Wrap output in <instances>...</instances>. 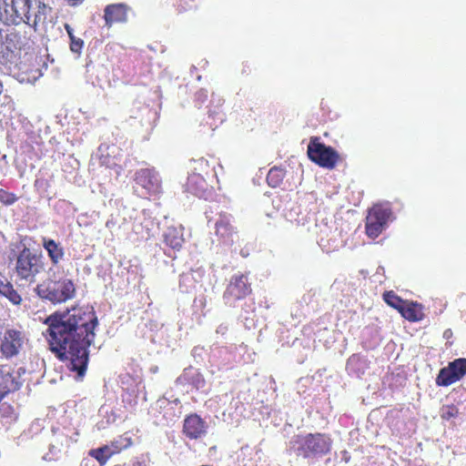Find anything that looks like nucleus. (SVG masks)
Returning <instances> with one entry per match:
<instances>
[{
  "mask_svg": "<svg viewBox=\"0 0 466 466\" xmlns=\"http://www.w3.org/2000/svg\"><path fill=\"white\" fill-rule=\"evenodd\" d=\"M50 350L66 363L75 379H82L86 371L89 353L97 326L93 309L75 307L50 315L45 321Z\"/></svg>",
  "mask_w": 466,
  "mask_h": 466,
  "instance_id": "f257e3e1",
  "label": "nucleus"
},
{
  "mask_svg": "<svg viewBox=\"0 0 466 466\" xmlns=\"http://www.w3.org/2000/svg\"><path fill=\"white\" fill-rule=\"evenodd\" d=\"M196 102L198 106H201L208 97V92L207 90H199L196 93Z\"/></svg>",
  "mask_w": 466,
  "mask_h": 466,
  "instance_id": "473e14b6",
  "label": "nucleus"
},
{
  "mask_svg": "<svg viewBox=\"0 0 466 466\" xmlns=\"http://www.w3.org/2000/svg\"><path fill=\"white\" fill-rule=\"evenodd\" d=\"M17 200L15 194L10 193L5 189H0V202L5 205H12Z\"/></svg>",
  "mask_w": 466,
  "mask_h": 466,
  "instance_id": "7c9ffc66",
  "label": "nucleus"
},
{
  "mask_svg": "<svg viewBox=\"0 0 466 466\" xmlns=\"http://www.w3.org/2000/svg\"><path fill=\"white\" fill-rule=\"evenodd\" d=\"M38 0H0V20L5 25H31V11Z\"/></svg>",
  "mask_w": 466,
  "mask_h": 466,
  "instance_id": "7ed1b4c3",
  "label": "nucleus"
},
{
  "mask_svg": "<svg viewBox=\"0 0 466 466\" xmlns=\"http://www.w3.org/2000/svg\"><path fill=\"white\" fill-rule=\"evenodd\" d=\"M69 440L65 435L57 436L50 444V452L53 455L59 453L64 446H67Z\"/></svg>",
  "mask_w": 466,
  "mask_h": 466,
  "instance_id": "c85d7f7f",
  "label": "nucleus"
},
{
  "mask_svg": "<svg viewBox=\"0 0 466 466\" xmlns=\"http://www.w3.org/2000/svg\"><path fill=\"white\" fill-rule=\"evenodd\" d=\"M218 119L220 120V122H222L224 120L223 116H220Z\"/></svg>",
  "mask_w": 466,
  "mask_h": 466,
  "instance_id": "de8ad7c7",
  "label": "nucleus"
},
{
  "mask_svg": "<svg viewBox=\"0 0 466 466\" xmlns=\"http://www.w3.org/2000/svg\"><path fill=\"white\" fill-rule=\"evenodd\" d=\"M227 330H228V327L221 324L218 327L217 333L225 334Z\"/></svg>",
  "mask_w": 466,
  "mask_h": 466,
  "instance_id": "4c0bfd02",
  "label": "nucleus"
},
{
  "mask_svg": "<svg viewBox=\"0 0 466 466\" xmlns=\"http://www.w3.org/2000/svg\"><path fill=\"white\" fill-rule=\"evenodd\" d=\"M0 294L7 298L14 305H19L22 301L21 296L7 280L2 287Z\"/></svg>",
  "mask_w": 466,
  "mask_h": 466,
  "instance_id": "5701e85b",
  "label": "nucleus"
},
{
  "mask_svg": "<svg viewBox=\"0 0 466 466\" xmlns=\"http://www.w3.org/2000/svg\"><path fill=\"white\" fill-rule=\"evenodd\" d=\"M65 28H66V33H67V35H68L70 39L72 38V36H75L74 35V30H73V28L68 24L65 25Z\"/></svg>",
  "mask_w": 466,
  "mask_h": 466,
  "instance_id": "e433bc0d",
  "label": "nucleus"
},
{
  "mask_svg": "<svg viewBox=\"0 0 466 466\" xmlns=\"http://www.w3.org/2000/svg\"><path fill=\"white\" fill-rule=\"evenodd\" d=\"M3 398H4L3 393H0V401L2 400Z\"/></svg>",
  "mask_w": 466,
  "mask_h": 466,
  "instance_id": "09e8293b",
  "label": "nucleus"
},
{
  "mask_svg": "<svg viewBox=\"0 0 466 466\" xmlns=\"http://www.w3.org/2000/svg\"><path fill=\"white\" fill-rule=\"evenodd\" d=\"M195 284L196 279L192 272H187L180 275L179 289L182 292H190L195 288Z\"/></svg>",
  "mask_w": 466,
  "mask_h": 466,
  "instance_id": "393cba45",
  "label": "nucleus"
},
{
  "mask_svg": "<svg viewBox=\"0 0 466 466\" xmlns=\"http://www.w3.org/2000/svg\"><path fill=\"white\" fill-rule=\"evenodd\" d=\"M117 442L118 441H113L111 445L92 449L89 451L88 454L95 458L101 465H104L112 455L122 450V446L117 445Z\"/></svg>",
  "mask_w": 466,
  "mask_h": 466,
  "instance_id": "dca6fc26",
  "label": "nucleus"
},
{
  "mask_svg": "<svg viewBox=\"0 0 466 466\" xmlns=\"http://www.w3.org/2000/svg\"><path fill=\"white\" fill-rule=\"evenodd\" d=\"M207 188L208 184L201 175L194 173L188 176L187 182V190L188 192L198 198H203Z\"/></svg>",
  "mask_w": 466,
  "mask_h": 466,
  "instance_id": "f3484780",
  "label": "nucleus"
},
{
  "mask_svg": "<svg viewBox=\"0 0 466 466\" xmlns=\"http://www.w3.org/2000/svg\"><path fill=\"white\" fill-rule=\"evenodd\" d=\"M391 216L388 206L375 205L370 210L366 218V233L371 238H376L386 228Z\"/></svg>",
  "mask_w": 466,
  "mask_h": 466,
  "instance_id": "423d86ee",
  "label": "nucleus"
},
{
  "mask_svg": "<svg viewBox=\"0 0 466 466\" xmlns=\"http://www.w3.org/2000/svg\"><path fill=\"white\" fill-rule=\"evenodd\" d=\"M249 292L248 277L244 274L234 275L223 296L225 304L233 306L237 300L245 298Z\"/></svg>",
  "mask_w": 466,
  "mask_h": 466,
  "instance_id": "1a4fd4ad",
  "label": "nucleus"
},
{
  "mask_svg": "<svg viewBox=\"0 0 466 466\" xmlns=\"http://www.w3.org/2000/svg\"><path fill=\"white\" fill-rule=\"evenodd\" d=\"M308 156L309 159L319 166L327 168H333L338 159L337 152L330 147L312 138L308 146Z\"/></svg>",
  "mask_w": 466,
  "mask_h": 466,
  "instance_id": "0eeeda50",
  "label": "nucleus"
},
{
  "mask_svg": "<svg viewBox=\"0 0 466 466\" xmlns=\"http://www.w3.org/2000/svg\"><path fill=\"white\" fill-rule=\"evenodd\" d=\"M208 113H209V116H212L214 115H219V112L218 110H212V109H209L208 110Z\"/></svg>",
  "mask_w": 466,
  "mask_h": 466,
  "instance_id": "ea45409f",
  "label": "nucleus"
},
{
  "mask_svg": "<svg viewBox=\"0 0 466 466\" xmlns=\"http://www.w3.org/2000/svg\"><path fill=\"white\" fill-rule=\"evenodd\" d=\"M230 222L231 217L226 213H221L215 224L217 236L227 244L233 242V237L235 235L234 228Z\"/></svg>",
  "mask_w": 466,
  "mask_h": 466,
  "instance_id": "2eb2a0df",
  "label": "nucleus"
},
{
  "mask_svg": "<svg viewBox=\"0 0 466 466\" xmlns=\"http://www.w3.org/2000/svg\"><path fill=\"white\" fill-rule=\"evenodd\" d=\"M122 441V439H119V441ZM117 445L122 446V448H126V447L128 446V443H127V444H119V442H117Z\"/></svg>",
  "mask_w": 466,
  "mask_h": 466,
  "instance_id": "79ce46f5",
  "label": "nucleus"
},
{
  "mask_svg": "<svg viewBox=\"0 0 466 466\" xmlns=\"http://www.w3.org/2000/svg\"><path fill=\"white\" fill-rule=\"evenodd\" d=\"M165 243L173 249H179L183 243L184 238L181 228L169 227L164 233Z\"/></svg>",
  "mask_w": 466,
  "mask_h": 466,
  "instance_id": "a211bd4d",
  "label": "nucleus"
},
{
  "mask_svg": "<svg viewBox=\"0 0 466 466\" xmlns=\"http://www.w3.org/2000/svg\"><path fill=\"white\" fill-rule=\"evenodd\" d=\"M117 150L118 148L115 145L101 144L93 158L97 159L101 166L115 169L116 176H118L121 167L116 163L115 156Z\"/></svg>",
  "mask_w": 466,
  "mask_h": 466,
  "instance_id": "ddd939ff",
  "label": "nucleus"
},
{
  "mask_svg": "<svg viewBox=\"0 0 466 466\" xmlns=\"http://www.w3.org/2000/svg\"><path fill=\"white\" fill-rule=\"evenodd\" d=\"M448 367L455 376H458L459 380L466 374V359H457L451 362Z\"/></svg>",
  "mask_w": 466,
  "mask_h": 466,
  "instance_id": "bb28decb",
  "label": "nucleus"
},
{
  "mask_svg": "<svg viewBox=\"0 0 466 466\" xmlns=\"http://www.w3.org/2000/svg\"><path fill=\"white\" fill-rule=\"evenodd\" d=\"M400 312L405 319H407L410 321H417V320L420 319V318H421V314H420V310L418 309L417 304H412V305H409V306H405V304H404Z\"/></svg>",
  "mask_w": 466,
  "mask_h": 466,
  "instance_id": "a878e982",
  "label": "nucleus"
},
{
  "mask_svg": "<svg viewBox=\"0 0 466 466\" xmlns=\"http://www.w3.org/2000/svg\"><path fill=\"white\" fill-rule=\"evenodd\" d=\"M15 57L16 56L13 51H8V53L6 54V60L10 64H16Z\"/></svg>",
  "mask_w": 466,
  "mask_h": 466,
  "instance_id": "c9c22d12",
  "label": "nucleus"
},
{
  "mask_svg": "<svg viewBox=\"0 0 466 466\" xmlns=\"http://www.w3.org/2000/svg\"><path fill=\"white\" fill-rule=\"evenodd\" d=\"M83 45H84L83 40L78 37L72 36V38L70 39V49L74 53H76V54L80 53V51L83 47Z\"/></svg>",
  "mask_w": 466,
  "mask_h": 466,
  "instance_id": "2f4dec72",
  "label": "nucleus"
},
{
  "mask_svg": "<svg viewBox=\"0 0 466 466\" xmlns=\"http://www.w3.org/2000/svg\"><path fill=\"white\" fill-rule=\"evenodd\" d=\"M450 330H445L444 336H450V333H448Z\"/></svg>",
  "mask_w": 466,
  "mask_h": 466,
  "instance_id": "37998d69",
  "label": "nucleus"
},
{
  "mask_svg": "<svg viewBox=\"0 0 466 466\" xmlns=\"http://www.w3.org/2000/svg\"><path fill=\"white\" fill-rule=\"evenodd\" d=\"M15 268L21 279L32 283L35 281L36 275L44 270V264L39 256L25 248L17 257Z\"/></svg>",
  "mask_w": 466,
  "mask_h": 466,
  "instance_id": "39448f33",
  "label": "nucleus"
},
{
  "mask_svg": "<svg viewBox=\"0 0 466 466\" xmlns=\"http://www.w3.org/2000/svg\"><path fill=\"white\" fill-rule=\"evenodd\" d=\"M458 380V376L448 368H443L440 370V373L436 379V383L439 386H449Z\"/></svg>",
  "mask_w": 466,
  "mask_h": 466,
  "instance_id": "4be33fe9",
  "label": "nucleus"
},
{
  "mask_svg": "<svg viewBox=\"0 0 466 466\" xmlns=\"http://www.w3.org/2000/svg\"><path fill=\"white\" fill-rule=\"evenodd\" d=\"M25 373V370L22 367L13 369L8 365L0 366V393L5 397L8 392L19 390Z\"/></svg>",
  "mask_w": 466,
  "mask_h": 466,
  "instance_id": "6e6552de",
  "label": "nucleus"
},
{
  "mask_svg": "<svg viewBox=\"0 0 466 466\" xmlns=\"http://www.w3.org/2000/svg\"><path fill=\"white\" fill-rule=\"evenodd\" d=\"M195 307L203 309L206 306V299L204 296L195 299Z\"/></svg>",
  "mask_w": 466,
  "mask_h": 466,
  "instance_id": "72a5a7b5",
  "label": "nucleus"
},
{
  "mask_svg": "<svg viewBox=\"0 0 466 466\" xmlns=\"http://www.w3.org/2000/svg\"><path fill=\"white\" fill-rule=\"evenodd\" d=\"M116 420V416L113 410H111V417L108 418V422H115Z\"/></svg>",
  "mask_w": 466,
  "mask_h": 466,
  "instance_id": "58836bf2",
  "label": "nucleus"
},
{
  "mask_svg": "<svg viewBox=\"0 0 466 466\" xmlns=\"http://www.w3.org/2000/svg\"><path fill=\"white\" fill-rule=\"evenodd\" d=\"M222 100L220 98H218V105H221Z\"/></svg>",
  "mask_w": 466,
  "mask_h": 466,
  "instance_id": "a18cd8bd",
  "label": "nucleus"
},
{
  "mask_svg": "<svg viewBox=\"0 0 466 466\" xmlns=\"http://www.w3.org/2000/svg\"><path fill=\"white\" fill-rule=\"evenodd\" d=\"M383 299L385 302L390 307L401 310L405 301L402 300L399 296H397L393 291H387L383 295Z\"/></svg>",
  "mask_w": 466,
  "mask_h": 466,
  "instance_id": "cd10ccee",
  "label": "nucleus"
},
{
  "mask_svg": "<svg viewBox=\"0 0 466 466\" xmlns=\"http://www.w3.org/2000/svg\"><path fill=\"white\" fill-rule=\"evenodd\" d=\"M132 466H147L146 463L142 461H135Z\"/></svg>",
  "mask_w": 466,
  "mask_h": 466,
  "instance_id": "a19ab883",
  "label": "nucleus"
},
{
  "mask_svg": "<svg viewBox=\"0 0 466 466\" xmlns=\"http://www.w3.org/2000/svg\"><path fill=\"white\" fill-rule=\"evenodd\" d=\"M25 335L22 331L9 329L1 339L0 351L6 359L13 358L20 352L25 343Z\"/></svg>",
  "mask_w": 466,
  "mask_h": 466,
  "instance_id": "9d476101",
  "label": "nucleus"
},
{
  "mask_svg": "<svg viewBox=\"0 0 466 466\" xmlns=\"http://www.w3.org/2000/svg\"><path fill=\"white\" fill-rule=\"evenodd\" d=\"M284 176L285 172L282 168L277 167H271L267 176L268 184L272 187H276L281 183Z\"/></svg>",
  "mask_w": 466,
  "mask_h": 466,
  "instance_id": "b1692460",
  "label": "nucleus"
},
{
  "mask_svg": "<svg viewBox=\"0 0 466 466\" xmlns=\"http://www.w3.org/2000/svg\"><path fill=\"white\" fill-rule=\"evenodd\" d=\"M289 446L298 456L316 458L321 457L330 451L331 440L321 433L295 435L291 438Z\"/></svg>",
  "mask_w": 466,
  "mask_h": 466,
  "instance_id": "f03ea898",
  "label": "nucleus"
},
{
  "mask_svg": "<svg viewBox=\"0 0 466 466\" xmlns=\"http://www.w3.org/2000/svg\"><path fill=\"white\" fill-rule=\"evenodd\" d=\"M35 6H36V12L34 15L33 23L30 25H33L35 28L38 24L45 23L47 15L51 13L52 8L45 3H42L40 0H38Z\"/></svg>",
  "mask_w": 466,
  "mask_h": 466,
  "instance_id": "412c9836",
  "label": "nucleus"
},
{
  "mask_svg": "<svg viewBox=\"0 0 466 466\" xmlns=\"http://www.w3.org/2000/svg\"><path fill=\"white\" fill-rule=\"evenodd\" d=\"M128 6L125 4H112L105 8L106 25L110 27L114 23H125L127 20Z\"/></svg>",
  "mask_w": 466,
  "mask_h": 466,
  "instance_id": "4468645a",
  "label": "nucleus"
},
{
  "mask_svg": "<svg viewBox=\"0 0 466 466\" xmlns=\"http://www.w3.org/2000/svg\"><path fill=\"white\" fill-rule=\"evenodd\" d=\"M450 330H445L444 336H450V333H448Z\"/></svg>",
  "mask_w": 466,
  "mask_h": 466,
  "instance_id": "c03bdc74",
  "label": "nucleus"
},
{
  "mask_svg": "<svg viewBox=\"0 0 466 466\" xmlns=\"http://www.w3.org/2000/svg\"><path fill=\"white\" fill-rule=\"evenodd\" d=\"M37 296L52 304H57L72 299L75 295V285L67 279L46 280L35 288Z\"/></svg>",
  "mask_w": 466,
  "mask_h": 466,
  "instance_id": "20e7f679",
  "label": "nucleus"
},
{
  "mask_svg": "<svg viewBox=\"0 0 466 466\" xmlns=\"http://www.w3.org/2000/svg\"><path fill=\"white\" fill-rule=\"evenodd\" d=\"M223 355H225L224 359L222 360V362L224 364L232 361L234 359L231 357V354L228 352V348H217L212 352L213 359L222 357Z\"/></svg>",
  "mask_w": 466,
  "mask_h": 466,
  "instance_id": "c756f323",
  "label": "nucleus"
},
{
  "mask_svg": "<svg viewBox=\"0 0 466 466\" xmlns=\"http://www.w3.org/2000/svg\"><path fill=\"white\" fill-rule=\"evenodd\" d=\"M198 163H199V164H203V163H204V159H203V158L199 159V160H198Z\"/></svg>",
  "mask_w": 466,
  "mask_h": 466,
  "instance_id": "49530a36",
  "label": "nucleus"
},
{
  "mask_svg": "<svg viewBox=\"0 0 466 466\" xmlns=\"http://www.w3.org/2000/svg\"><path fill=\"white\" fill-rule=\"evenodd\" d=\"M346 369L350 374L360 377L368 369L367 360L360 355L353 354L349 358Z\"/></svg>",
  "mask_w": 466,
  "mask_h": 466,
  "instance_id": "6ab92c4d",
  "label": "nucleus"
},
{
  "mask_svg": "<svg viewBox=\"0 0 466 466\" xmlns=\"http://www.w3.org/2000/svg\"><path fill=\"white\" fill-rule=\"evenodd\" d=\"M194 384L197 387V389H201L205 385V380L203 378H201L199 375H198L196 380H194Z\"/></svg>",
  "mask_w": 466,
  "mask_h": 466,
  "instance_id": "f704fd0d",
  "label": "nucleus"
},
{
  "mask_svg": "<svg viewBox=\"0 0 466 466\" xmlns=\"http://www.w3.org/2000/svg\"><path fill=\"white\" fill-rule=\"evenodd\" d=\"M135 181L147 194L156 195L161 191V179L155 169L142 168L137 171Z\"/></svg>",
  "mask_w": 466,
  "mask_h": 466,
  "instance_id": "9b49d317",
  "label": "nucleus"
},
{
  "mask_svg": "<svg viewBox=\"0 0 466 466\" xmlns=\"http://www.w3.org/2000/svg\"><path fill=\"white\" fill-rule=\"evenodd\" d=\"M53 263L56 264L64 256L63 248L53 239H44L43 244Z\"/></svg>",
  "mask_w": 466,
  "mask_h": 466,
  "instance_id": "aec40b11",
  "label": "nucleus"
},
{
  "mask_svg": "<svg viewBox=\"0 0 466 466\" xmlns=\"http://www.w3.org/2000/svg\"><path fill=\"white\" fill-rule=\"evenodd\" d=\"M208 423L198 414L192 413L184 420L183 433L190 440H198L206 436Z\"/></svg>",
  "mask_w": 466,
  "mask_h": 466,
  "instance_id": "f8f14e48",
  "label": "nucleus"
}]
</instances>
